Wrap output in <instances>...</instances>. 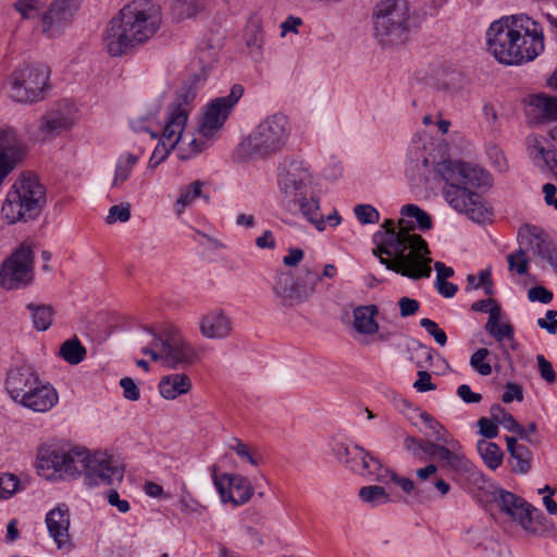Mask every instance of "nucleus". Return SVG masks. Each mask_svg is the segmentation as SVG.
I'll return each instance as SVG.
<instances>
[{
    "label": "nucleus",
    "mask_w": 557,
    "mask_h": 557,
    "mask_svg": "<svg viewBox=\"0 0 557 557\" xmlns=\"http://www.w3.org/2000/svg\"><path fill=\"white\" fill-rule=\"evenodd\" d=\"M487 51L504 65L534 61L545 50L543 27L525 14L503 16L486 30Z\"/></svg>",
    "instance_id": "obj_2"
},
{
    "label": "nucleus",
    "mask_w": 557,
    "mask_h": 557,
    "mask_svg": "<svg viewBox=\"0 0 557 557\" xmlns=\"http://www.w3.org/2000/svg\"><path fill=\"white\" fill-rule=\"evenodd\" d=\"M150 347L143 349L154 361H162L172 369L186 368L199 361V352L173 325L165 326L159 334L152 333Z\"/></svg>",
    "instance_id": "obj_11"
},
{
    "label": "nucleus",
    "mask_w": 557,
    "mask_h": 557,
    "mask_svg": "<svg viewBox=\"0 0 557 557\" xmlns=\"http://www.w3.org/2000/svg\"><path fill=\"white\" fill-rule=\"evenodd\" d=\"M354 213L361 224H375L380 221V212L371 205H357Z\"/></svg>",
    "instance_id": "obj_53"
},
{
    "label": "nucleus",
    "mask_w": 557,
    "mask_h": 557,
    "mask_svg": "<svg viewBox=\"0 0 557 557\" xmlns=\"http://www.w3.org/2000/svg\"><path fill=\"white\" fill-rule=\"evenodd\" d=\"M354 473L368 478L372 481L386 483L388 467L384 466L379 458L367 450V457L361 460V463L355 465Z\"/></svg>",
    "instance_id": "obj_31"
},
{
    "label": "nucleus",
    "mask_w": 557,
    "mask_h": 557,
    "mask_svg": "<svg viewBox=\"0 0 557 557\" xmlns=\"http://www.w3.org/2000/svg\"><path fill=\"white\" fill-rule=\"evenodd\" d=\"M191 389V380L185 373H172L161 377L158 391L162 398L174 400Z\"/></svg>",
    "instance_id": "obj_28"
},
{
    "label": "nucleus",
    "mask_w": 557,
    "mask_h": 557,
    "mask_svg": "<svg viewBox=\"0 0 557 557\" xmlns=\"http://www.w3.org/2000/svg\"><path fill=\"white\" fill-rule=\"evenodd\" d=\"M5 389L15 404L33 412L46 413L59 404L55 387L41 379L30 364L17 366L9 371Z\"/></svg>",
    "instance_id": "obj_5"
},
{
    "label": "nucleus",
    "mask_w": 557,
    "mask_h": 557,
    "mask_svg": "<svg viewBox=\"0 0 557 557\" xmlns=\"http://www.w3.org/2000/svg\"><path fill=\"white\" fill-rule=\"evenodd\" d=\"M491 416L492 419L496 422V424H500L504 429L509 432L516 433L521 438H527V433L523 426H521L513 416L506 411L504 407L498 404H495L491 407Z\"/></svg>",
    "instance_id": "obj_40"
},
{
    "label": "nucleus",
    "mask_w": 557,
    "mask_h": 557,
    "mask_svg": "<svg viewBox=\"0 0 557 557\" xmlns=\"http://www.w3.org/2000/svg\"><path fill=\"white\" fill-rule=\"evenodd\" d=\"M231 449L243 460L251 465L252 467H259L262 463V456L249 446L244 444L242 441L236 440Z\"/></svg>",
    "instance_id": "obj_47"
},
{
    "label": "nucleus",
    "mask_w": 557,
    "mask_h": 557,
    "mask_svg": "<svg viewBox=\"0 0 557 557\" xmlns=\"http://www.w3.org/2000/svg\"><path fill=\"white\" fill-rule=\"evenodd\" d=\"M131 219L129 205H115L109 209L106 222L114 224L116 222L125 223Z\"/></svg>",
    "instance_id": "obj_57"
},
{
    "label": "nucleus",
    "mask_w": 557,
    "mask_h": 557,
    "mask_svg": "<svg viewBox=\"0 0 557 557\" xmlns=\"http://www.w3.org/2000/svg\"><path fill=\"white\" fill-rule=\"evenodd\" d=\"M493 502L500 512L520 525L524 531L535 534L534 513L537 509L521 496L504 490L495 488L492 493Z\"/></svg>",
    "instance_id": "obj_15"
},
{
    "label": "nucleus",
    "mask_w": 557,
    "mask_h": 557,
    "mask_svg": "<svg viewBox=\"0 0 557 557\" xmlns=\"http://www.w3.org/2000/svg\"><path fill=\"white\" fill-rule=\"evenodd\" d=\"M333 453L352 472L355 465L361 463V460L367 457V449L357 444L349 447L338 443L333 447Z\"/></svg>",
    "instance_id": "obj_37"
},
{
    "label": "nucleus",
    "mask_w": 557,
    "mask_h": 557,
    "mask_svg": "<svg viewBox=\"0 0 557 557\" xmlns=\"http://www.w3.org/2000/svg\"><path fill=\"white\" fill-rule=\"evenodd\" d=\"M486 153L490 162L496 171L499 173H505L508 171V160L500 148L497 146H491L487 148Z\"/></svg>",
    "instance_id": "obj_54"
},
{
    "label": "nucleus",
    "mask_w": 557,
    "mask_h": 557,
    "mask_svg": "<svg viewBox=\"0 0 557 557\" xmlns=\"http://www.w3.org/2000/svg\"><path fill=\"white\" fill-rule=\"evenodd\" d=\"M124 469L104 450H88L84 479L86 484L113 485L122 482Z\"/></svg>",
    "instance_id": "obj_16"
},
{
    "label": "nucleus",
    "mask_w": 557,
    "mask_h": 557,
    "mask_svg": "<svg viewBox=\"0 0 557 557\" xmlns=\"http://www.w3.org/2000/svg\"><path fill=\"white\" fill-rule=\"evenodd\" d=\"M430 443H422L420 440L413 436H407L404 441V447L407 451H409L413 457L423 460L425 456H430L431 448Z\"/></svg>",
    "instance_id": "obj_52"
},
{
    "label": "nucleus",
    "mask_w": 557,
    "mask_h": 557,
    "mask_svg": "<svg viewBox=\"0 0 557 557\" xmlns=\"http://www.w3.org/2000/svg\"><path fill=\"white\" fill-rule=\"evenodd\" d=\"M490 350L487 348H479L470 357L471 368L482 376H487L492 373V366L487 361Z\"/></svg>",
    "instance_id": "obj_50"
},
{
    "label": "nucleus",
    "mask_w": 557,
    "mask_h": 557,
    "mask_svg": "<svg viewBox=\"0 0 557 557\" xmlns=\"http://www.w3.org/2000/svg\"><path fill=\"white\" fill-rule=\"evenodd\" d=\"M211 0H180L175 7V13L180 20L205 16L210 8Z\"/></svg>",
    "instance_id": "obj_36"
},
{
    "label": "nucleus",
    "mask_w": 557,
    "mask_h": 557,
    "mask_svg": "<svg viewBox=\"0 0 557 557\" xmlns=\"http://www.w3.org/2000/svg\"><path fill=\"white\" fill-rule=\"evenodd\" d=\"M555 149H547L544 146V138L540 135H530L527 138V151L536 166L542 164L549 158L548 154L553 153Z\"/></svg>",
    "instance_id": "obj_42"
},
{
    "label": "nucleus",
    "mask_w": 557,
    "mask_h": 557,
    "mask_svg": "<svg viewBox=\"0 0 557 557\" xmlns=\"http://www.w3.org/2000/svg\"><path fill=\"white\" fill-rule=\"evenodd\" d=\"M431 457L437 456L450 470L459 473H470L473 465L466 457L463 448L458 440L446 441L445 444L430 443Z\"/></svg>",
    "instance_id": "obj_22"
},
{
    "label": "nucleus",
    "mask_w": 557,
    "mask_h": 557,
    "mask_svg": "<svg viewBox=\"0 0 557 557\" xmlns=\"http://www.w3.org/2000/svg\"><path fill=\"white\" fill-rule=\"evenodd\" d=\"M471 309L476 312H487L488 317L498 314L502 309L497 301L493 298L482 299L472 304Z\"/></svg>",
    "instance_id": "obj_60"
},
{
    "label": "nucleus",
    "mask_w": 557,
    "mask_h": 557,
    "mask_svg": "<svg viewBox=\"0 0 557 557\" xmlns=\"http://www.w3.org/2000/svg\"><path fill=\"white\" fill-rule=\"evenodd\" d=\"M141 159V153L123 151L115 161L114 175L112 178V188H120L129 180L132 173Z\"/></svg>",
    "instance_id": "obj_30"
},
{
    "label": "nucleus",
    "mask_w": 557,
    "mask_h": 557,
    "mask_svg": "<svg viewBox=\"0 0 557 557\" xmlns=\"http://www.w3.org/2000/svg\"><path fill=\"white\" fill-rule=\"evenodd\" d=\"M15 9L24 18H34L40 13L42 5L38 0H20L15 3Z\"/></svg>",
    "instance_id": "obj_58"
},
{
    "label": "nucleus",
    "mask_w": 557,
    "mask_h": 557,
    "mask_svg": "<svg viewBox=\"0 0 557 557\" xmlns=\"http://www.w3.org/2000/svg\"><path fill=\"white\" fill-rule=\"evenodd\" d=\"M213 484L222 503H231L234 506L246 504L253 494V488L248 479L239 474L216 472V467L211 469Z\"/></svg>",
    "instance_id": "obj_18"
},
{
    "label": "nucleus",
    "mask_w": 557,
    "mask_h": 557,
    "mask_svg": "<svg viewBox=\"0 0 557 557\" xmlns=\"http://www.w3.org/2000/svg\"><path fill=\"white\" fill-rule=\"evenodd\" d=\"M537 325L546 330L549 334L557 333V311L556 310H547L545 318H540L537 320Z\"/></svg>",
    "instance_id": "obj_64"
},
{
    "label": "nucleus",
    "mask_w": 557,
    "mask_h": 557,
    "mask_svg": "<svg viewBox=\"0 0 557 557\" xmlns=\"http://www.w3.org/2000/svg\"><path fill=\"white\" fill-rule=\"evenodd\" d=\"M409 9L401 0H382L373 13L374 37L383 47H397L409 37Z\"/></svg>",
    "instance_id": "obj_10"
},
{
    "label": "nucleus",
    "mask_w": 557,
    "mask_h": 557,
    "mask_svg": "<svg viewBox=\"0 0 557 557\" xmlns=\"http://www.w3.org/2000/svg\"><path fill=\"white\" fill-rule=\"evenodd\" d=\"M492 273L490 269H484L479 272L478 276L473 274H469L467 277V282L469 286L473 289H478L480 287L484 288L486 295L491 296L494 293L493 282H492Z\"/></svg>",
    "instance_id": "obj_51"
},
{
    "label": "nucleus",
    "mask_w": 557,
    "mask_h": 557,
    "mask_svg": "<svg viewBox=\"0 0 557 557\" xmlns=\"http://www.w3.org/2000/svg\"><path fill=\"white\" fill-rule=\"evenodd\" d=\"M79 7V0H54L42 17V30L49 36H57L71 21Z\"/></svg>",
    "instance_id": "obj_23"
},
{
    "label": "nucleus",
    "mask_w": 557,
    "mask_h": 557,
    "mask_svg": "<svg viewBox=\"0 0 557 557\" xmlns=\"http://www.w3.org/2000/svg\"><path fill=\"white\" fill-rule=\"evenodd\" d=\"M50 71L46 65H28L15 70L10 78V96L15 102L32 104L45 99Z\"/></svg>",
    "instance_id": "obj_12"
},
{
    "label": "nucleus",
    "mask_w": 557,
    "mask_h": 557,
    "mask_svg": "<svg viewBox=\"0 0 557 557\" xmlns=\"http://www.w3.org/2000/svg\"><path fill=\"white\" fill-rule=\"evenodd\" d=\"M511 469L515 473L527 474L531 469V451L527 446L518 448L510 454Z\"/></svg>",
    "instance_id": "obj_46"
},
{
    "label": "nucleus",
    "mask_w": 557,
    "mask_h": 557,
    "mask_svg": "<svg viewBox=\"0 0 557 557\" xmlns=\"http://www.w3.org/2000/svg\"><path fill=\"white\" fill-rule=\"evenodd\" d=\"M160 109L158 101L148 104L141 112L129 119L131 128L135 133H148L152 138H157L161 128Z\"/></svg>",
    "instance_id": "obj_27"
},
{
    "label": "nucleus",
    "mask_w": 557,
    "mask_h": 557,
    "mask_svg": "<svg viewBox=\"0 0 557 557\" xmlns=\"http://www.w3.org/2000/svg\"><path fill=\"white\" fill-rule=\"evenodd\" d=\"M379 307L374 304L360 305L352 310L351 330L354 338L362 344H370L374 341L380 331L376 320Z\"/></svg>",
    "instance_id": "obj_21"
},
{
    "label": "nucleus",
    "mask_w": 557,
    "mask_h": 557,
    "mask_svg": "<svg viewBox=\"0 0 557 557\" xmlns=\"http://www.w3.org/2000/svg\"><path fill=\"white\" fill-rule=\"evenodd\" d=\"M88 449L75 447L63 449L62 479L72 480L84 475Z\"/></svg>",
    "instance_id": "obj_29"
},
{
    "label": "nucleus",
    "mask_w": 557,
    "mask_h": 557,
    "mask_svg": "<svg viewBox=\"0 0 557 557\" xmlns=\"http://www.w3.org/2000/svg\"><path fill=\"white\" fill-rule=\"evenodd\" d=\"M86 348L77 338H71L65 341L59 350V355L70 364H78L86 357Z\"/></svg>",
    "instance_id": "obj_43"
},
{
    "label": "nucleus",
    "mask_w": 557,
    "mask_h": 557,
    "mask_svg": "<svg viewBox=\"0 0 557 557\" xmlns=\"http://www.w3.org/2000/svg\"><path fill=\"white\" fill-rule=\"evenodd\" d=\"M78 119L76 104L71 101H63L41 116L39 132L45 136H55L71 129Z\"/></svg>",
    "instance_id": "obj_19"
},
{
    "label": "nucleus",
    "mask_w": 557,
    "mask_h": 557,
    "mask_svg": "<svg viewBox=\"0 0 557 557\" xmlns=\"http://www.w3.org/2000/svg\"><path fill=\"white\" fill-rule=\"evenodd\" d=\"M313 172L310 165L300 159L283 163L277 174V187L284 203L310 194L313 187Z\"/></svg>",
    "instance_id": "obj_13"
},
{
    "label": "nucleus",
    "mask_w": 557,
    "mask_h": 557,
    "mask_svg": "<svg viewBox=\"0 0 557 557\" xmlns=\"http://www.w3.org/2000/svg\"><path fill=\"white\" fill-rule=\"evenodd\" d=\"M422 422L431 430V435L435 438L437 444H445L446 441L455 438L443 424L436 421L430 413L422 412L420 414Z\"/></svg>",
    "instance_id": "obj_45"
},
{
    "label": "nucleus",
    "mask_w": 557,
    "mask_h": 557,
    "mask_svg": "<svg viewBox=\"0 0 557 557\" xmlns=\"http://www.w3.org/2000/svg\"><path fill=\"white\" fill-rule=\"evenodd\" d=\"M205 186L206 183L198 180L181 188L178 198L173 206L177 216H181L188 207L193 206L202 196Z\"/></svg>",
    "instance_id": "obj_35"
},
{
    "label": "nucleus",
    "mask_w": 557,
    "mask_h": 557,
    "mask_svg": "<svg viewBox=\"0 0 557 557\" xmlns=\"http://www.w3.org/2000/svg\"><path fill=\"white\" fill-rule=\"evenodd\" d=\"M199 330L206 338L224 339L232 334L233 322L222 309H213L202 314Z\"/></svg>",
    "instance_id": "obj_25"
},
{
    "label": "nucleus",
    "mask_w": 557,
    "mask_h": 557,
    "mask_svg": "<svg viewBox=\"0 0 557 557\" xmlns=\"http://www.w3.org/2000/svg\"><path fill=\"white\" fill-rule=\"evenodd\" d=\"M196 90L191 87H182L177 90L172 101L164 111V123L159 131V136L165 146L175 147L177 157L188 160L193 157H184L183 148L190 143L194 133H186L189 115L195 107Z\"/></svg>",
    "instance_id": "obj_9"
},
{
    "label": "nucleus",
    "mask_w": 557,
    "mask_h": 557,
    "mask_svg": "<svg viewBox=\"0 0 557 557\" xmlns=\"http://www.w3.org/2000/svg\"><path fill=\"white\" fill-rule=\"evenodd\" d=\"M373 253L388 270L417 281L431 276V258L426 242L418 234L386 220L373 235Z\"/></svg>",
    "instance_id": "obj_3"
},
{
    "label": "nucleus",
    "mask_w": 557,
    "mask_h": 557,
    "mask_svg": "<svg viewBox=\"0 0 557 557\" xmlns=\"http://www.w3.org/2000/svg\"><path fill=\"white\" fill-rule=\"evenodd\" d=\"M553 297V293L543 286H535L528 290V299L531 302L549 304Z\"/></svg>",
    "instance_id": "obj_62"
},
{
    "label": "nucleus",
    "mask_w": 557,
    "mask_h": 557,
    "mask_svg": "<svg viewBox=\"0 0 557 557\" xmlns=\"http://www.w3.org/2000/svg\"><path fill=\"white\" fill-rule=\"evenodd\" d=\"M400 214L401 227H406L407 230H410V232H412L414 227V222L421 231H429L432 228L433 224L429 213L416 205L409 203L403 206L400 209Z\"/></svg>",
    "instance_id": "obj_33"
},
{
    "label": "nucleus",
    "mask_w": 557,
    "mask_h": 557,
    "mask_svg": "<svg viewBox=\"0 0 557 557\" xmlns=\"http://www.w3.org/2000/svg\"><path fill=\"white\" fill-rule=\"evenodd\" d=\"M63 449L52 445H41L38 447L35 469L40 476L50 481L62 479Z\"/></svg>",
    "instance_id": "obj_24"
},
{
    "label": "nucleus",
    "mask_w": 557,
    "mask_h": 557,
    "mask_svg": "<svg viewBox=\"0 0 557 557\" xmlns=\"http://www.w3.org/2000/svg\"><path fill=\"white\" fill-rule=\"evenodd\" d=\"M358 497L362 504L371 508L392 502L389 493L381 485L362 486L358 492Z\"/></svg>",
    "instance_id": "obj_39"
},
{
    "label": "nucleus",
    "mask_w": 557,
    "mask_h": 557,
    "mask_svg": "<svg viewBox=\"0 0 557 557\" xmlns=\"http://www.w3.org/2000/svg\"><path fill=\"white\" fill-rule=\"evenodd\" d=\"M485 330L497 343L503 344L504 342H508L512 350L517 348L515 329L508 321H502V312L488 317Z\"/></svg>",
    "instance_id": "obj_32"
},
{
    "label": "nucleus",
    "mask_w": 557,
    "mask_h": 557,
    "mask_svg": "<svg viewBox=\"0 0 557 557\" xmlns=\"http://www.w3.org/2000/svg\"><path fill=\"white\" fill-rule=\"evenodd\" d=\"M162 25L161 8L152 0H134L108 23L103 45L113 57L126 54L147 42Z\"/></svg>",
    "instance_id": "obj_4"
},
{
    "label": "nucleus",
    "mask_w": 557,
    "mask_h": 557,
    "mask_svg": "<svg viewBox=\"0 0 557 557\" xmlns=\"http://www.w3.org/2000/svg\"><path fill=\"white\" fill-rule=\"evenodd\" d=\"M243 94L244 88L240 85H234L227 96L218 97L203 107L190 143L182 149L184 157H196L220 136L221 129Z\"/></svg>",
    "instance_id": "obj_7"
},
{
    "label": "nucleus",
    "mask_w": 557,
    "mask_h": 557,
    "mask_svg": "<svg viewBox=\"0 0 557 557\" xmlns=\"http://www.w3.org/2000/svg\"><path fill=\"white\" fill-rule=\"evenodd\" d=\"M479 433L485 438H495L498 435V425L493 419L480 418L478 420Z\"/></svg>",
    "instance_id": "obj_61"
},
{
    "label": "nucleus",
    "mask_w": 557,
    "mask_h": 557,
    "mask_svg": "<svg viewBox=\"0 0 557 557\" xmlns=\"http://www.w3.org/2000/svg\"><path fill=\"white\" fill-rule=\"evenodd\" d=\"M22 490L20 479L12 473L0 474V500L10 499Z\"/></svg>",
    "instance_id": "obj_48"
},
{
    "label": "nucleus",
    "mask_w": 557,
    "mask_h": 557,
    "mask_svg": "<svg viewBox=\"0 0 557 557\" xmlns=\"http://www.w3.org/2000/svg\"><path fill=\"white\" fill-rule=\"evenodd\" d=\"M530 235V245L534 253L545 259L552 265L557 275V247H555L552 242L547 239V236L537 228H533Z\"/></svg>",
    "instance_id": "obj_34"
},
{
    "label": "nucleus",
    "mask_w": 557,
    "mask_h": 557,
    "mask_svg": "<svg viewBox=\"0 0 557 557\" xmlns=\"http://www.w3.org/2000/svg\"><path fill=\"white\" fill-rule=\"evenodd\" d=\"M289 119L283 113H273L261 120L240 141L239 153L245 159H268L281 153L292 136Z\"/></svg>",
    "instance_id": "obj_6"
},
{
    "label": "nucleus",
    "mask_w": 557,
    "mask_h": 557,
    "mask_svg": "<svg viewBox=\"0 0 557 557\" xmlns=\"http://www.w3.org/2000/svg\"><path fill=\"white\" fill-rule=\"evenodd\" d=\"M272 290L283 307L292 308L314 294L315 281L295 278L290 272L281 271L274 277Z\"/></svg>",
    "instance_id": "obj_17"
},
{
    "label": "nucleus",
    "mask_w": 557,
    "mask_h": 557,
    "mask_svg": "<svg viewBox=\"0 0 557 557\" xmlns=\"http://www.w3.org/2000/svg\"><path fill=\"white\" fill-rule=\"evenodd\" d=\"M508 269L518 275H525L529 271V257L523 249L515 250L507 256Z\"/></svg>",
    "instance_id": "obj_49"
},
{
    "label": "nucleus",
    "mask_w": 557,
    "mask_h": 557,
    "mask_svg": "<svg viewBox=\"0 0 557 557\" xmlns=\"http://www.w3.org/2000/svg\"><path fill=\"white\" fill-rule=\"evenodd\" d=\"M176 149L175 147H168L163 144V140H159L158 145L154 147L152 154L148 161V166L150 169H156L160 163H162L169 157L172 150Z\"/></svg>",
    "instance_id": "obj_59"
},
{
    "label": "nucleus",
    "mask_w": 557,
    "mask_h": 557,
    "mask_svg": "<svg viewBox=\"0 0 557 557\" xmlns=\"http://www.w3.org/2000/svg\"><path fill=\"white\" fill-rule=\"evenodd\" d=\"M408 158L417 168H434L436 175L446 183L443 197L455 211L478 223L490 218L482 197L469 189L492 185L490 173L481 165L446 157V149H434L426 135L413 137L408 148Z\"/></svg>",
    "instance_id": "obj_1"
},
{
    "label": "nucleus",
    "mask_w": 557,
    "mask_h": 557,
    "mask_svg": "<svg viewBox=\"0 0 557 557\" xmlns=\"http://www.w3.org/2000/svg\"><path fill=\"white\" fill-rule=\"evenodd\" d=\"M46 205V189L32 174L21 175L9 188L1 208L8 223L35 219Z\"/></svg>",
    "instance_id": "obj_8"
},
{
    "label": "nucleus",
    "mask_w": 557,
    "mask_h": 557,
    "mask_svg": "<svg viewBox=\"0 0 557 557\" xmlns=\"http://www.w3.org/2000/svg\"><path fill=\"white\" fill-rule=\"evenodd\" d=\"M290 210L297 208L301 215L317 230L323 231L325 228V221L322 213L320 212V198L310 191V194H304L300 197H296L285 203Z\"/></svg>",
    "instance_id": "obj_26"
},
{
    "label": "nucleus",
    "mask_w": 557,
    "mask_h": 557,
    "mask_svg": "<svg viewBox=\"0 0 557 557\" xmlns=\"http://www.w3.org/2000/svg\"><path fill=\"white\" fill-rule=\"evenodd\" d=\"M45 523L48 534L58 549L72 548L70 534L71 510L66 504H58L51 508L46 513Z\"/></svg>",
    "instance_id": "obj_20"
},
{
    "label": "nucleus",
    "mask_w": 557,
    "mask_h": 557,
    "mask_svg": "<svg viewBox=\"0 0 557 557\" xmlns=\"http://www.w3.org/2000/svg\"><path fill=\"white\" fill-rule=\"evenodd\" d=\"M536 362L540 376L547 384H555L557 382V374L553 368L552 362L548 361L543 355L536 356Z\"/></svg>",
    "instance_id": "obj_56"
},
{
    "label": "nucleus",
    "mask_w": 557,
    "mask_h": 557,
    "mask_svg": "<svg viewBox=\"0 0 557 557\" xmlns=\"http://www.w3.org/2000/svg\"><path fill=\"white\" fill-rule=\"evenodd\" d=\"M420 325L428 332L430 336L434 338V341L441 345L445 346L447 343V335L442 330L437 323L431 319L423 318L420 320Z\"/></svg>",
    "instance_id": "obj_55"
},
{
    "label": "nucleus",
    "mask_w": 557,
    "mask_h": 557,
    "mask_svg": "<svg viewBox=\"0 0 557 557\" xmlns=\"http://www.w3.org/2000/svg\"><path fill=\"white\" fill-rule=\"evenodd\" d=\"M34 253L29 246L21 245L0 268V286L4 289H18L34 280Z\"/></svg>",
    "instance_id": "obj_14"
},
{
    "label": "nucleus",
    "mask_w": 557,
    "mask_h": 557,
    "mask_svg": "<svg viewBox=\"0 0 557 557\" xmlns=\"http://www.w3.org/2000/svg\"><path fill=\"white\" fill-rule=\"evenodd\" d=\"M120 386L123 389V396L127 400L136 401L140 397V391L133 379L123 377L120 381Z\"/></svg>",
    "instance_id": "obj_63"
},
{
    "label": "nucleus",
    "mask_w": 557,
    "mask_h": 557,
    "mask_svg": "<svg viewBox=\"0 0 557 557\" xmlns=\"http://www.w3.org/2000/svg\"><path fill=\"white\" fill-rule=\"evenodd\" d=\"M32 313L33 323L36 330L46 331L50 327L53 321V309L47 305H27Z\"/></svg>",
    "instance_id": "obj_44"
},
{
    "label": "nucleus",
    "mask_w": 557,
    "mask_h": 557,
    "mask_svg": "<svg viewBox=\"0 0 557 557\" xmlns=\"http://www.w3.org/2000/svg\"><path fill=\"white\" fill-rule=\"evenodd\" d=\"M476 449L484 463L492 470H496L503 462L504 453L500 447L486 440H479Z\"/></svg>",
    "instance_id": "obj_41"
},
{
    "label": "nucleus",
    "mask_w": 557,
    "mask_h": 557,
    "mask_svg": "<svg viewBox=\"0 0 557 557\" xmlns=\"http://www.w3.org/2000/svg\"><path fill=\"white\" fill-rule=\"evenodd\" d=\"M530 107L537 113L542 121L557 120V98L545 95H536L530 99Z\"/></svg>",
    "instance_id": "obj_38"
}]
</instances>
